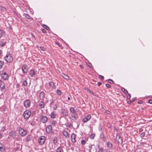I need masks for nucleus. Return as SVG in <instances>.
<instances>
[{
	"mask_svg": "<svg viewBox=\"0 0 152 152\" xmlns=\"http://www.w3.org/2000/svg\"><path fill=\"white\" fill-rule=\"evenodd\" d=\"M121 90L123 92H124V93H125L126 94L128 93L127 90L124 88H121Z\"/></svg>",
	"mask_w": 152,
	"mask_h": 152,
	"instance_id": "c85d7f7f",
	"label": "nucleus"
},
{
	"mask_svg": "<svg viewBox=\"0 0 152 152\" xmlns=\"http://www.w3.org/2000/svg\"><path fill=\"white\" fill-rule=\"evenodd\" d=\"M1 134L0 133V138L1 137Z\"/></svg>",
	"mask_w": 152,
	"mask_h": 152,
	"instance_id": "e2e57ef3",
	"label": "nucleus"
},
{
	"mask_svg": "<svg viewBox=\"0 0 152 152\" xmlns=\"http://www.w3.org/2000/svg\"><path fill=\"white\" fill-rule=\"evenodd\" d=\"M4 59L8 63H10L13 61V58L9 53H7L4 57Z\"/></svg>",
	"mask_w": 152,
	"mask_h": 152,
	"instance_id": "f03ea898",
	"label": "nucleus"
},
{
	"mask_svg": "<svg viewBox=\"0 0 152 152\" xmlns=\"http://www.w3.org/2000/svg\"><path fill=\"white\" fill-rule=\"evenodd\" d=\"M56 152H64L63 149L61 147H59L56 150Z\"/></svg>",
	"mask_w": 152,
	"mask_h": 152,
	"instance_id": "4be33fe9",
	"label": "nucleus"
},
{
	"mask_svg": "<svg viewBox=\"0 0 152 152\" xmlns=\"http://www.w3.org/2000/svg\"><path fill=\"white\" fill-rule=\"evenodd\" d=\"M22 69L24 73H26L28 71V67L26 65H24L23 66Z\"/></svg>",
	"mask_w": 152,
	"mask_h": 152,
	"instance_id": "1a4fd4ad",
	"label": "nucleus"
},
{
	"mask_svg": "<svg viewBox=\"0 0 152 152\" xmlns=\"http://www.w3.org/2000/svg\"><path fill=\"white\" fill-rule=\"evenodd\" d=\"M5 150V147L4 145L0 143V151L1 152H4Z\"/></svg>",
	"mask_w": 152,
	"mask_h": 152,
	"instance_id": "aec40b11",
	"label": "nucleus"
},
{
	"mask_svg": "<svg viewBox=\"0 0 152 152\" xmlns=\"http://www.w3.org/2000/svg\"><path fill=\"white\" fill-rule=\"evenodd\" d=\"M63 135L66 137H69V133L66 131H64L63 132Z\"/></svg>",
	"mask_w": 152,
	"mask_h": 152,
	"instance_id": "412c9836",
	"label": "nucleus"
},
{
	"mask_svg": "<svg viewBox=\"0 0 152 152\" xmlns=\"http://www.w3.org/2000/svg\"><path fill=\"white\" fill-rule=\"evenodd\" d=\"M107 146L110 148H112V144L110 142H108L107 143Z\"/></svg>",
	"mask_w": 152,
	"mask_h": 152,
	"instance_id": "bb28decb",
	"label": "nucleus"
},
{
	"mask_svg": "<svg viewBox=\"0 0 152 152\" xmlns=\"http://www.w3.org/2000/svg\"><path fill=\"white\" fill-rule=\"evenodd\" d=\"M61 75L66 80H68L69 78V77L68 76L64 73H62Z\"/></svg>",
	"mask_w": 152,
	"mask_h": 152,
	"instance_id": "5701e85b",
	"label": "nucleus"
},
{
	"mask_svg": "<svg viewBox=\"0 0 152 152\" xmlns=\"http://www.w3.org/2000/svg\"><path fill=\"white\" fill-rule=\"evenodd\" d=\"M116 139L117 142L121 144L123 142L122 139L119 135H117L116 137Z\"/></svg>",
	"mask_w": 152,
	"mask_h": 152,
	"instance_id": "9d476101",
	"label": "nucleus"
},
{
	"mask_svg": "<svg viewBox=\"0 0 152 152\" xmlns=\"http://www.w3.org/2000/svg\"><path fill=\"white\" fill-rule=\"evenodd\" d=\"M80 66L81 68H83V66L82 65H80Z\"/></svg>",
	"mask_w": 152,
	"mask_h": 152,
	"instance_id": "5fc2aeb1",
	"label": "nucleus"
},
{
	"mask_svg": "<svg viewBox=\"0 0 152 152\" xmlns=\"http://www.w3.org/2000/svg\"><path fill=\"white\" fill-rule=\"evenodd\" d=\"M10 136L14 137L16 136V132L15 131H12L9 133Z\"/></svg>",
	"mask_w": 152,
	"mask_h": 152,
	"instance_id": "f3484780",
	"label": "nucleus"
},
{
	"mask_svg": "<svg viewBox=\"0 0 152 152\" xmlns=\"http://www.w3.org/2000/svg\"><path fill=\"white\" fill-rule=\"evenodd\" d=\"M39 105V107L41 108H43L45 106L44 104L42 101H41L40 102Z\"/></svg>",
	"mask_w": 152,
	"mask_h": 152,
	"instance_id": "b1692460",
	"label": "nucleus"
},
{
	"mask_svg": "<svg viewBox=\"0 0 152 152\" xmlns=\"http://www.w3.org/2000/svg\"><path fill=\"white\" fill-rule=\"evenodd\" d=\"M42 27L47 29L48 30H50V28L48 27L45 24H43L42 25Z\"/></svg>",
	"mask_w": 152,
	"mask_h": 152,
	"instance_id": "a878e982",
	"label": "nucleus"
},
{
	"mask_svg": "<svg viewBox=\"0 0 152 152\" xmlns=\"http://www.w3.org/2000/svg\"><path fill=\"white\" fill-rule=\"evenodd\" d=\"M48 118L45 116H43L41 119V122L43 123H45L47 121Z\"/></svg>",
	"mask_w": 152,
	"mask_h": 152,
	"instance_id": "2eb2a0df",
	"label": "nucleus"
},
{
	"mask_svg": "<svg viewBox=\"0 0 152 152\" xmlns=\"http://www.w3.org/2000/svg\"><path fill=\"white\" fill-rule=\"evenodd\" d=\"M31 114V112L30 110H28L25 111L23 113V115L25 119H28Z\"/></svg>",
	"mask_w": 152,
	"mask_h": 152,
	"instance_id": "7ed1b4c3",
	"label": "nucleus"
},
{
	"mask_svg": "<svg viewBox=\"0 0 152 152\" xmlns=\"http://www.w3.org/2000/svg\"><path fill=\"white\" fill-rule=\"evenodd\" d=\"M68 100H69L70 99V98L69 97H68Z\"/></svg>",
	"mask_w": 152,
	"mask_h": 152,
	"instance_id": "bf43d9fd",
	"label": "nucleus"
},
{
	"mask_svg": "<svg viewBox=\"0 0 152 152\" xmlns=\"http://www.w3.org/2000/svg\"><path fill=\"white\" fill-rule=\"evenodd\" d=\"M41 30H42V31L44 33H46V31L45 29H42Z\"/></svg>",
	"mask_w": 152,
	"mask_h": 152,
	"instance_id": "49530a36",
	"label": "nucleus"
},
{
	"mask_svg": "<svg viewBox=\"0 0 152 152\" xmlns=\"http://www.w3.org/2000/svg\"><path fill=\"white\" fill-rule=\"evenodd\" d=\"M108 114H109L110 113V112L109 111H107L106 112Z\"/></svg>",
	"mask_w": 152,
	"mask_h": 152,
	"instance_id": "864d4df0",
	"label": "nucleus"
},
{
	"mask_svg": "<svg viewBox=\"0 0 152 152\" xmlns=\"http://www.w3.org/2000/svg\"><path fill=\"white\" fill-rule=\"evenodd\" d=\"M3 34V32L2 30H0V38L1 37Z\"/></svg>",
	"mask_w": 152,
	"mask_h": 152,
	"instance_id": "a19ab883",
	"label": "nucleus"
},
{
	"mask_svg": "<svg viewBox=\"0 0 152 152\" xmlns=\"http://www.w3.org/2000/svg\"><path fill=\"white\" fill-rule=\"evenodd\" d=\"M57 108V106L56 104H55L54 105L53 107V109L54 110H56Z\"/></svg>",
	"mask_w": 152,
	"mask_h": 152,
	"instance_id": "ea45409f",
	"label": "nucleus"
},
{
	"mask_svg": "<svg viewBox=\"0 0 152 152\" xmlns=\"http://www.w3.org/2000/svg\"><path fill=\"white\" fill-rule=\"evenodd\" d=\"M108 82L109 83H113V81L111 79H109L108 80Z\"/></svg>",
	"mask_w": 152,
	"mask_h": 152,
	"instance_id": "58836bf2",
	"label": "nucleus"
},
{
	"mask_svg": "<svg viewBox=\"0 0 152 152\" xmlns=\"http://www.w3.org/2000/svg\"><path fill=\"white\" fill-rule=\"evenodd\" d=\"M135 99L136 98H133L132 99L131 102H134L135 100Z\"/></svg>",
	"mask_w": 152,
	"mask_h": 152,
	"instance_id": "8fccbe9b",
	"label": "nucleus"
},
{
	"mask_svg": "<svg viewBox=\"0 0 152 152\" xmlns=\"http://www.w3.org/2000/svg\"><path fill=\"white\" fill-rule=\"evenodd\" d=\"M95 136V134H92L90 135V138L91 139H94Z\"/></svg>",
	"mask_w": 152,
	"mask_h": 152,
	"instance_id": "2f4dec72",
	"label": "nucleus"
},
{
	"mask_svg": "<svg viewBox=\"0 0 152 152\" xmlns=\"http://www.w3.org/2000/svg\"><path fill=\"white\" fill-rule=\"evenodd\" d=\"M50 86L53 89H55L56 88V86L54 85V83L52 81H50L49 83Z\"/></svg>",
	"mask_w": 152,
	"mask_h": 152,
	"instance_id": "a211bd4d",
	"label": "nucleus"
},
{
	"mask_svg": "<svg viewBox=\"0 0 152 152\" xmlns=\"http://www.w3.org/2000/svg\"><path fill=\"white\" fill-rule=\"evenodd\" d=\"M98 152H103V151L102 149H99V150Z\"/></svg>",
	"mask_w": 152,
	"mask_h": 152,
	"instance_id": "3c124183",
	"label": "nucleus"
},
{
	"mask_svg": "<svg viewBox=\"0 0 152 152\" xmlns=\"http://www.w3.org/2000/svg\"><path fill=\"white\" fill-rule=\"evenodd\" d=\"M45 138L44 136H41L39 137L38 140L39 143L40 145H43L45 142Z\"/></svg>",
	"mask_w": 152,
	"mask_h": 152,
	"instance_id": "423d86ee",
	"label": "nucleus"
},
{
	"mask_svg": "<svg viewBox=\"0 0 152 152\" xmlns=\"http://www.w3.org/2000/svg\"><path fill=\"white\" fill-rule=\"evenodd\" d=\"M145 135V133L144 132L141 134L140 136L141 137H143Z\"/></svg>",
	"mask_w": 152,
	"mask_h": 152,
	"instance_id": "79ce46f5",
	"label": "nucleus"
},
{
	"mask_svg": "<svg viewBox=\"0 0 152 152\" xmlns=\"http://www.w3.org/2000/svg\"><path fill=\"white\" fill-rule=\"evenodd\" d=\"M0 74L1 77L4 80H7L8 79V75L7 73L4 71L0 72Z\"/></svg>",
	"mask_w": 152,
	"mask_h": 152,
	"instance_id": "20e7f679",
	"label": "nucleus"
},
{
	"mask_svg": "<svg viewBox=\"0 0 152 152\" xmlns=\"http://www.w3.org/2000/svg\"><path fill=\"white\" fill-rule=\"evenodd\" d=\"M40 48L41 49V50L43 51H45L46 49L45 48L42 46L40 47Z\"/></svg>",
	"mask_w": 152,
	"mask_h": 152,
	"instance_id": "e433bc0d",
	"label": "nucleus"
},
{
	"mask_svg": "<svg viewBox=\"0 0 152 152\" xmlns=\"http://www.w3.org/2000/svg\"><path fill=\"white\" fill-rule=\"evenodd\" d=\"M127 95V98L128 99H129L131 98V95L129 94L128 93L126 94Z\"/></svg>",
	"mask_w": 152,
	"mask_h": 152,
	"instance_id": "f704fd0d",
	"label": "nucleus"
},
{
	"mask_svg": "<svg viewBox=\"0 0 152 152\" xmlns=\"http://www.w3.org/2000/svg\"><path fill=\"white\" fill-rule=\"evenodd\" d=\"M76 136L75 134L74 133H72L71 135V141L73 142H76Z\"/></svg>",
	"mask_w": 152,
	"mask_h": 152,
	"instance_id": "ddd939ff",
	"label": "nucleus"
},
{
	"mask_svg": "<svg viewBox=\"0 0 152 152\" xmlns=\"http://www.w3.org/2000/svg\"><path fill=\"white\" fill-rule=\"evenodd\" d=\"M142 129H140L139 131H140V132H141L142 131Z\"/></svg>",
	"mask_w": 152,
	"mask_h": 152,
	"instance_id": "13d9d810",
	"label": "nucleus"
},
{
	"mask_svg": "<svg viewBox=\"0 0 152 152\" xmlns=\"http://www.w3.org/2000/svg\"><path fill=\"white\" fill-rule=\"evenodd\" d=\"M24 15L28 19H29L30 18V16H29V15H28L26 14H25Z\"/></svg>",
	"mask_w": 152,
	"mask_h": 152,
	"instance_id": "72a5a7b5",
	"label": "nucleus"
},
{
	"mask_svg": "<svg viewBox=\"0 0 152 152\" xmlns=\"http://www.w3.org/2000/svg\"><path fill=\"white\" fill-rule=\"evenodd\" d=\"M70 111V118L73 120H75L77 117V114L73 107H71L69 109Z\"/></svg>",
	"mask_w": 152,
	"mask_h": 152,
	"instance_id": "f257e3e1",
	"label": "nucleus"
},
{
	"mask_svg": "<svg viewBox=\"0 0 152 152\" xmlns=\"http://www.w3.org/2000/svg\"><path fill=\"white\" fill-rule=\"evenodd\" d=\"M102 84V83L100 82L98 83V85L99 86H101Z\"/></svg>",
	"mask_w": 152,
	"mask_h": 152,
	"instance_id": "603ef678",
	"label": "nucleus"
},
{
	"mask_svg": "<svg viewBox=\"0 0 152 152\" xmlns=\"http://www.w3.org/2000/svg\"><path fill=\"white\" fill-rule=\"evenodd\" d=\"M22 83L24 86H27V82L26 80H24L22 81Z\"/></svg>",
	"mask_w": 152,
	"mask_h": 152,
	"instance_id": "cd10ccee",
	"label": "nucleus"
},
{
	"mask_svg": "<svg viewBox=\"0 0 152 152\" xmlns=\"http://www.w3.org/2000/svg\"><path fill=\"white\" fill-rule=\"evenodd\" d=\"M52 127L50 125H48L46 128V132L48 134L51 132L52 130Z\"/></svg>",
	"mask_w": 152,
	"mask_h": 152,
	"instance_id": "9b49d317",
	"label": "nucleus"
},
{
	"mask_svg": "<svg viewBox=\"0 0 152 152\" xmlns=\"http://www.w3.org/2000/svg\"><path fill=\"white\" fill-rule=\"evenodd\" d=\"M106 86L108 88H110L111 87L110 86L109 84H106Z\"/></svg>",
	"mask_w": 152,
	"mask_h": 152,
	"instance_id": "de8ad7c7",
	"label": "nucleus"
},
{
	"mask_svg": "<svg viewBox=\"0 0 152 152\" xmlns=\"http://www.w3.org/2000/svg\"><path fill=\"white\" fill-rule=\"evenodd\" d=\"M31 102L30 100L28 99L26 100L24 102V105L26 107H29L30 105Z\"/></svg>",
	"mask_w": 152,
	"mask_h": 152,
	"instance_id": "0eeeda50",
	"label": "nucleus"
},
{
	"mask_svg": "<svg viewBox=\"0 0 152 152\" xmlns=\"http://www.w3.org/2000/svg\"><path fill=\"white\" fill-rule=\"evenodd\" d=\"M88 66L90 67H91L92 66V65H91V64H90L89 65H88Z\"/></svg>",
	"mask_w": 152,
	"mask_h": 152,
	"instance_id": "6e6d98bb",
	"label": "nucleus"
},
{
	"mask_svg": "<svg viewBox=\"0 0 152 152\" xmlns=\"http://www.w3.org/2000/svg\"><path fill=\"white\" fill-rule=\"evenodd\" d=\"M88 89L87 88H85V89L86 90H87V91H88Z\"/></svg>",
	"mask_w": 152,
	"mask_h": 152,
	"instance_id": "680f3d73",
	"label": "nucleus"
},
{
	"mask_svg": "<svg viewBox=\"0 0 152 152\" xmlns=\"http://www.w3.org/2000/svg\"><path fill=\"white\" fill-rule=\"evenodd\" d=\"M138 103L139 104H141L142 103V102H141V101H140V102H138Z\"/></svg>",
	"mask_w": 152,
	"mask_h": 152,
	"instance_id": "052dcab7",
	"label": "nucleus"
},
{
	"mask_svg": "<svg viewBox=\"0 0 152 152\" xmlns=\"http://www.w3.org/2000/svg\"><path fill=\"white\" fill-rule=\"evenodd\" d=\"M100 137L101 138L104 139V135L103 134H102L100 135Z\"/></svg>",
	"mask_w": 152,
	"mask_h": 152,
	"instance_id": "37998d69",
	"label": "nucleus"
},
{
	"mask_svg": "<svg viewBox=\"0 0 152 152\" xmlns=\"http://www.w3.org/2000/svg\"><path fill=\"white\" fill-rule=\"evenodd\" d=\"M61 113L64 115L66 116L67 115L68 113L67 110L64 109H62Z\"/></svg>",
	"mask_w": 152,
	"mask_h": 152,
	"instance_id": "6ab92c4d",
	"label": "nucleus"
},
{
	"mask_svg": "<svg viewBox=\"0 0 152 152\" xmlns=\"http://www.w3.org/2000/svg\"><path fill=\"white\" fill-rule=\"evenodd\" d=\"M95 146L94 145H92L91 146V148L90 149V152H96V149L95 148Z\"/></svg>",
	"mask_w": 152,
	"mask_h": 152,
	"instance_id": "4468645a",
	"label": "nucleus"
},
{
	"mask_svg": "<svg viewBox=\"0 0 152 152\" xmlns=\"http://www.w3.org/2000/svg\"><path fill=\"white\" fill-rule=\"evenodd\" d=\"M39 97L40 99L43 100L45 97V93L43 92H41L39 95Z\"/></svg>",
	"mask_w": 152,
	"mask_h": 152,
	"instance_id": "dca6fc26",
	"label": "nucleus"
},
{
	"mask_svg": "<svg viewBox=\"0 0 152 152\" xmlns=\"http://www.w3.org/2000/svg\"><path fill=\"white\" fill-rule=\"evenodd\" d=\"M99 77L100 79H101V80H103L104 79V77L103 76H102L101 75H99Z\"/></svg>",
	"mask_w": 152,
	"mask_h": 152,
	"instance_id": "4c0bfd02",
	"label": "nucleus"
},
{
	"mask_svg": "<svg viewBox=\"0 0 152 152\" xmlns=\"http://www.w3.org/2000/svg\"><path fill=\"white\" fill-rule=\"evenodd\" d=\"M56 93L58 95H60L61 94V91L59 90H57L56 91Z\"/></svg>",
	"mask_w": 152,
	"mask_h": 152,
	"instance_id": "473e14b6",
	"label": "nucleus"
},
{
	"mask_svg": "<svg viewBox=\"0 0 152 152\" xmlns=\"http://www.w3.org/2000/svg\"><path fill=\"white\" fill-rule=\"evenodd\" d=\"M53 143L54 144H55L57 142V138L56 137L53 138Z\"/></svg>",
	"mask_w": 152,
	"mask_h": 152,
	"instance_id": "7c9ffc66",
	"label": "nucleus"
},
{
	"mask_svg": "<svg viewBox=\"0 0 152 152\" xmlns=\"http://www.w3.org/2000/svg\"><path fill=\"white\" fill-rule=\"evenodd\" d=\"M19 132L20 134L22 136H24L27 134V132L26 130L20 128L19 129Z\"/></svg>",
	"mask_w": 152,
	"mask_h": 152,
	"instance_id": "39448f33",
	"label": "nucleus"
},
{
	"mask_svg": "<svg viewBox=\"0 0 152 152\" xmlns=\"http://www.w3.org/2000/svg\"><path fill=\"white\" fill-rule=\"evenodd\" d=\"M50 116L52 118H54L55 117V113L52 112Z\"/></svg>",
	"mask_w": 152,
	"mask_h": 152,
	"instance_id": "c756f323",
	"label": "nucleus"
},
{
	"mask_svg": "<svg viewBox=\"0 0 152 152\" xmlns=\"http://www.w3.org/2000/svg\"><path fill=\"white\" fill-rule=\"evenodd\" d=\"M36 73L37 72L33 69L31 70L29 72V74L31 77H34Z\"/></svg>",
	"mask_w": 152,
	"mask_h": 152,
	"instance_id": "f8f14e48",
	"label": "nucleus"
},
{
	"mask_svg": "<svg viewBox=\"0 0 152 152\" xmlns=\"http://www.w3.org/2000/svg\"><path fill=\"white\" fill-rule=\"evenodd\" d=\"M91 117V115L88 114L87 115L86 117L83 119V121L84 123H86L89 121Z\"/></svg>",
	"mask_w": 152,
	"mask_h": 152,
	"instance_id": "6e6552de",
	"label": "nucleus"
},
{
	"mask_svg": "<svg viewBox=\"0 0 152 152\" xmlns=\"http://www.w3.org/2000/svg\"><path fill=\"white\" fill-rule=\"evenodd\" d=\"M2 65L3 64L2 62L0 61V69L2 68Z\"/></svg>",
	"mask_w": 152,
	"mask_h": 152,
	"instance_id": "c03bdc74",
	"label": "nucleus"
},
{
	"mask_svg": "<svg viewBox=\"0 0 152 152\" xmlns=\"http://www.w3.org/2000/svg\"><path fill=\"white\" fill-rule=\"evenodd\" d=\"M88 91L90 92L91 94H92L93 95L94 94V93L91 91L90 90H89L88 89Z\"/></svg>",
	"mask_w": 152,
	"mask_h": 152,
	"instance_id": "a18cd8bd",
	"label": "nucleus"
},
{
	"mask_svg": "<svg viewBox=\"0 0 152 152\" xmlns=\"http://www.w3.org/2000/svg\"><path fill=\"white\" fill-rule=\"evenodd\" d=\"M0 87L1 89L3 90L5 88L4 84L3 82H1V83Z\"/></svg>",
	"mask_w": 152,
	"mask_h": 152,
	"instance_id": "393cba45",
	"label": "nucleus"
},
{
	"mask_svg": "<svg viewBox=\"0 0 152 152\" xmlns=\"http://www.w3.org/2000/svg\"><path fill=\"white\" fill-rule=\"evenodd\" d=\"M86 143V141L84 140H83L81 141V144L83 145H84Z\"/></svg>",
	"mask_w": 152,
	"mask_h": 152,
	"instance_id": "c9c22d12",
	"label": "nucleus"
},
{
	"mask_svg": "<svg viewBox=\"0 0 152 152\" xmlns=\"http://www.w3.org/2000/svg\"><path fill=\"white\" fill-rule=\"evenodd\" d=\"M50 106H51V104L53 103V99H51L50 100Z\"/></svg>",
	"mask_w": 152,
	"mask_h": 152,
	"instance_id": "09e8293b",
	"label": "nucleus"
},
{
	"mask_svg": "<svg viewBox=\"0 0 152 152\" xmlns=\"http://www.w3.org/2000/svg\"><path fill=\"white\" fill-rule=\"evenodd\" d=\"M131 102V101H128V102H127V103H128V104H130V103H131V102Z\"/></svg>",
	"mask_w": 152,
	"mask_h": 152,
	"instance_id": "4d7b16f0",
	"label": "nucleus"
}]
</instances>
